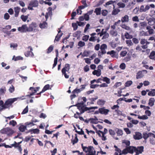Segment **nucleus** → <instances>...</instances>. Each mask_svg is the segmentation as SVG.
Returning a JSON list of instances; mask_svg holds the SVG:
<instances>
[{"label": "nucleus", "instance_id": "1", "mask_svg": "<svg viewBox=\"0 0 155 155\" xmlns=\"http://www.w3.org/2000/svg\"><path fill=\"white\" fill-rule=\"evenodd\" d=\"M24 99V98L22 99L21 97L9 99L5 101L4 105H2V107L1 108L2 110L9 108L10 106H11L15 101H17L18 99H21V100H23Z\"/></svg>", "mask_w": 155, "mask_h": 155}, {"label": "nucleus", "instance_id": "2", "mask_svg": "<svg viewBox=\"0 0 155 155\" xmlns=\"http://www.w3.org/2000/svg\"><path fill=\"white\" fill-rule=\"evenodd\" d=\"M84 103L83 102L77 104V106L78 109L80 110L81 114H82L85 111H87V110L93 109H96L98 108L97 107H91L88 108L84 106Z\"/></svg>", "mask_w": 155, "mask_h": 155}, {"label": "nucleus", "instance_id": "3", "mask_svg": "<svg viewBox=\"0 0 155 155\" xmlns=\"http://www.w3.org/2000/svg\"><path fill=\"white\" fill-rule=\"evenodd\" d=\"M0 133L2 134H6L8 136L11 135L14 133V131L9 127L2 129L0 131Z\"/></svg>", "mask_w": 155, "mask_h": 155}, {"label": "nucleus", "instance_id": "4", "mask_svg": "<svg viewBox=\"0 0 155 155\" xmlns=\"http://www.w3.org/2000/svg\"><path fill=\"white\" fill-rule=\"evenodd\" d=\"M83 148V151L86 153L88 152V153H87L90 155H92L94 153H96L95 151L92 146H90L87 147H84Z\"/></svg>", "mask_w": 155, "mask_h": 155}, {"label": "nucleus", "instance_id": "5", "mask_svg": "<svg viewBox=\"0 0 155 155\" xmlns=\"http://www.w3.org/2000/svg\"><path fill=\"white\" fill-rule=\"evenodd\" d=\"M38 1L32 0L30 2L29 4V6L28 7V9L29 10H33V7L38 6Z\"/></svg>", "mask_w": 155, "mask_h": 155}, {"label": "nucleus", "instance_id": "6", "mask_svg": "<svg viewBox=\"0 0 155 155\" xmlns=\"http://www.w3.org/2000/svg\"><path fill=\"white\" fill-rule=\"evenodd\" d=\"M140 43L143 45L141 46V48L143 49H146L148 48V45L150 43L147 41V40L142 38L141 40Z\"/></svg>", "mask_w": 155, "mask_h": 155}, {"label": "nucleus", "instance_id": "7", "mask_svg": "<svg viewBox=\"0 0 155 155\" xmlns=\"http://www.w3.org/2000/svg\"><path fill=\"white\" fill-rule=\"evenodd\" d=\"M18 30L21 32H29L28 27L26 25H23L21 27H19L18 29Z\"/></svg>", "mask_w": 155, "mask_h": 155}, {"label": "nucleus", "instance_id": "8", "mask_svg": "<svg viewBox=\"0 0 155 155\" xmlns=\"http://www.w3.org/2000/svg\"><path fill=\"white\" fill-rule=\"evenodd\" d=\"M37 27V24L35 22H32L31 24H30L29 27H28V31L29 32H31L33 31V30H35Z\"/></svg>", "mask_w": 155, "mask_h": 155}, {"label": "nucleus", "instance_id": "9", "mask_svg": "<svg viewBox=\"0 0 155 155\" xmlns=\"http://www.w3.org/2000/svg\"><path fill=\"white\" fill-rule=\"evenodd\" d=\"M150 9V6L148 5H146L144 6L143 5L140 6L139 11L140 12H147Z\"/></svg>", "mask_w": 155, "mask_h": 155}, {"label": "nucleus", "instance_id": "10", "mask_svg": "<svg viewBox=\"0 0 155 155\" xmlns=\"http://www.w3.org/2000/svg\"><path fill=\"white\" fill-rule=\"evenodd\" d=\"M143 146L138 147L137 148L135 147L134 152L136 153V155L142 153L143 151Z\"/></svg>", "mask_w": 155, "mask_h": 155}, {"label": "nucleus", "instance_id": "11", "mask_svg": "<svg viewBox=\"0 0 155 155\" xmlns=\"http://www.w3.org/2000/svg\"><path fill=\"white\" fill-rule=\"evenodd\" d=\"M28 48L30 49V51H28L25 53V56L27 57H32L34 55L32 51V48L30 46L28 47Z\"/></svg>", "mask_w": 155, "mask_h": 155}, {"label": "nucleus", "instance_id": "12", "mask_svg": "<svg viewBox=\"0 0 155 155\" xmlns=\"http://www.w3.org/2000/svg\"><path fill=\"white\" fill-rule=\"evenodd\" d=\"M99 112L102 114L107 115L110 110L108 109H106L104 107H103L99 109Z\"/></svg>", "mask_w": 155, "mask_h": 155}, {"label": "nucleus", "instance_id": "13", "mask_svg": "<svg viewBox=\"0 0 155 155\" xmlns=\"http://www.w3.org/2000/svg\"><path fill=\"white\" fill-rule=\"evenodd\" d=\"M151 137L155 138V134L151 133H149L148 134L147 133L143 134V137L145 140L147 139L149 137Z\"/></svg>", "mask_w": 155, "mask_h": 155}, {"label": "nucleus", "instance_id": "14", "mask_svg": "<svg viewBox=\"0 0 155 155\" xmlns=\"http://www.w3.org/2000/svg\"><path fill=\"white\" fill-rule=\"evenodd\" d=\"M134 138L135 140H140L142 138L141 133L139 132H136L133 135Z\"/></svg>", "mask_w": 155, "mask_h": 155}, {"label": "nucleus", "instance_id": "15", "mask_svg": "<svg viewBox=\"0 0 155 155\" xmlns=\"http://www.w3.org/2000/svg\"><path fill=\"white\" fill-rule=\"evenodd\" d=\"M147 24L146 22L143 21L140 22L138 25V27L140 30L143 29L147 26Z\"/></svg>", "mask_w": 155, "mask_h": 155}, {"label": "nucleus", "instance_id": "16", "mask_svg": "<svg viewBox=\"0 0 155 155\" xmlns=\"http://www.w3.org/2000/svg\"><path fill=\"white\" fill-rule=\"evenodd\" d=\"M70 65L69 64H65L64 67V68L62 70V73H64V72L69 71L70 68Z\"/></svg>", "mask_w": 155, "mask_h": 155}, {"label": "nucleus", "instance_id": "17", "mask_svg": "<svg viewBox=\"0 0 155 155\" xmlns=\"http://www.w3.org/2000/svg\"><path fill=\"white\" fill-rule=\"evenodd\" d=\"M129 21V17L127 15H125L124 16L122 17L121 18V21L122 23L128 22Z\"/></svg>", "mask_w": 155, "mask_h": 155}, {"label": "nucleus", "instance_id": "18", "mask_svg": "<svg viewBox=\"0 0 155 155\" xmlns=\"http://www.w3.org/2000/svg\"><path fill=\"white\" fill-rule=\"evenodd\" d=\"M107 54H110L112 58H118V56L116 54V52L114 50H112L110 51H108L107 53Z\"/></svg>", "mask_w": 155, "mask_h": 155}, {"label": "nucleus", "instance_id": "19", "mask_svg": "<svg viewBox=\"0 0 155 155\" xmlns=\"http://www.w3.org/2000/svg\"><path fill=\"white\" fill-rule=\"evenodd\" d=\"M36 88V89L33 87H30L29 88L30 90L32 91H34V92L30 94V95H28L29 97H31V96L33 95L37 91H38L39 89V87H37Z\"/></svg>", "mask_w": 155, "mask_h": 155}, {"label": "nucleus", "instance_id": "20", "mask_svg": "<svg viewBox=\"0 0 155 155\" xmlns=\"http://www.w3.org/2000/svg\"><path fill=\"white\" fill-rule=\"evenodd\" d=\"M92 74L98 77L101 74V70L100 69H98L97 70H95L92 72Z\"/></svg>", "mask_w": 155, "mask_h": 155}, {"label": "nucleus", "instance_id": "21", "mask_svg": "<svg viewBox=\"0 0 155 155\" xmlns=\"http://www.w3.org/2000/svg\"><path fill=\"white\" fill-rule=\"evenodd\" d=\"M20 8L19 7H17L14 8L15 12V17H17L19 15Z\"/></svg>", "mask_w": 155, "mask_h": 155}, {"label": "nucleus", "instance_id": "22", "mask_svg": "<svg viewBox=\"0 0 155 155\" xmlns=\"http://www.w3.org/2000/svg\"><path fill=\"white\" fill-rule=\"evenodd\" d=\"M121 28L125 30H127L128 31H131V28L129 26H127L125 24H123L121 25Z\"/></svg>", "mask_w": 155, "mask_h": 155}, {"label": "nucleus", "instance_id": "23", "mask_svg": "<svg viewBox=\"0 0 155 155\" xmlns=\"http://www.w3.org/2000/svg\"><path fill=\"white\" fill-rule=\"evenodd\" d=\"M127 148L129 153H134V152L135 147L130 146L129 147H127Z\"/></svg>", "mask_w": 155, "mask_h": 155}, {"label": "nucleus", "instance_id": "24", "mask_svg": "<svg viewBox=\"0 0 155 155\" xmlns=\"http://www.w3.org/2000/svg\"><path fill=\"white\" fill-rule=\"evenodd\" d=\"M26 127L27 126L25 125H21L19 127L18 129L21 132H23L26 130Z\"/></svg>", "mask_w": 155, "mask_h": 155}, {"label": "nucleus", "instance_id": "25", "mask_svg": "<svg viewBox=\"0 0 155 155\" xmlns=\"http://www.w3.org/2000/svg\"><path fill=\"white\" fill-rule=\"evenodd\" d=\"M98 119L96 117H95V118H90L89 120H90L91 122L93 124H97L98 123Z\"/></svg>", "mask_w": 155, "mask_h": 155}, {"label": "nucleus", "instance_id": "26", "mask_svg": "<svg viewBox=\"0 0 155 155\" xmlns=\"http://www.w3.org/2000/svg\"><path fill=\"white\" fill-rule=\"evenodd\" d=\"M6 91V89L5 87H3L0 89V95H3Z\"/></svg>", "mask_w": 155, "mask_h": 155}, {"label": "nucleus", "instance_id": "27", "mask_svg": "<svg viewBox=\"0 0 155 155\" xmlns=\"http://www.w3.org/2000/svg\"><path fill=\"white\" fill-rule=\"evenodd\" d=\"M154 101L155 100L153 98H150L149 101V105L151 107L153 106L154 105Z\"/></svg>", "mask_w": 155, "mask_h": 155}, {"label": "nucleus", "instance_id": "28", "mask_svg": "<svg viewBox=\"0 0 155 155\" xmlns=\"http://www.w3.org/2000/svg\"><path fill=\"white\" fill-rule=\"evenodd\" d=\"M115 130L117 134V136H120L123 135V131L119 129L116 128L115 129Z\"/></svg>", "mask_w": 155, "mask_h": 155}, {"label": "nucleus", "instance_id": "29", "mask_svg": "<svg viewBox=\"0 0 155 155\" xmlns=\"http://www.w3.org/2000/svg\"><path fill=\"white\" fill-rule=\"evenodd\" d=\"M105 103V101L103 99H99L97 101V104L101 106H103Z\"/></svg>", "mask_w": 155, "mask_h": 155}, {"label": "nucleus", "instance_id": "30", "mask_svg": "<svg viewBox=\"0 0 155 155\" xmlns=\"http://www.w3.org/2000/svg\"><path fill=\"white\" fill-rule=\"evenodd\" d=\"M50 87V85L48 84L45 85L43 87L42 91L39 93V94L44 92L45 91L48 89Z\"/></svg>", "mask_w": 155, "mask_h": 155}, {"label": "nucleus", "instance_id": "31", "mask_svg": "<svg viewBox=\"0 0 155 155\" xmlns=\"http://www.w3.org/2000/svg\"><path fill=\"white\" fill-rule=\"evenodd\" d=\"M149 57L151 59L155 60V51H152L150 53Z\"/></svg>", "mask_w": 155, "mask_h": 155}, {"label": "nucleus", "instance_id": "32", "mask_svg": "<svg viewBox=\"0 0 155 155\" xmlns=\"http://www.w3.org/2000/svg\"><path fill=\"white\" fill-rule=\"evenodd\" d=\"M25 125L27 127H29L35 125V124L33 123L32 120L30 122H27L25 124Z\"/></svg>", "mask_w": 155, "mask_h": 155}, {"label": "nucleus", "instance_id": "33", "mask_svg": "<svg viewBox=\"0 0 155 155\" xmlns=\"http://www.w3.org/2000/svg\"><path fill=\"white\" fill-rule=\"evenodd\" d=\"M47 23L45 22H43L42 23H41L39 25V27L41 28H44L47 26Z\"/></svg>", "mask_w": 155, "mask_h": 155}, {"label": "nucleus", "instance_id": "34", "mask_svg": "<svg viewBox=\"0 0 155 155\" xmlns=\"http://www.w3.org/2000/svg\"><path fill=\"white\" fill-rule=\"evenodd\" d=\"M102 81L104 82H106L107 84L110 83V79L107 77H104L102 78Z\"/></svg>", "mask_w": 155, "mask_h": 155}, {"label": "nucleus", "instance_id": "35", "mask_svg": "<svg viewBox=\"0 0 155 155\" xmlns=\"http://www.w3.org/2000/svg\"><path fill=\"white\" fill-rule=\"evenodd\" d=\"M155 89H153L151 90V91H150L148 93V95L149 96H154L155 95Z\"/></svg>", "mask_w": 155, "mask_h": 155}, {"label": "nucleus", "instance_id": "36", "mask_svg": "<svg viewBox=\"0 0 155 155\" xmlns=\"http://www.w3.org/2000/svg\"><path fill=\"white\" fill-rule=\"evenodd\" d=\"M120 11V10L118 8L114 9L112 12V14L113 15H117Z\"/></svg>", "mask_w": 155, "mask_h": 155}, {"label": "nucleus", "instance_id": "37", "mask_svg": "<svg viewBox=\"0 0 155 155\" xmlns=\"http://www.w3.org/2000/svg\"><path fill=\"white\" fill-rule=\"evenodd\" d=\"M23 58L20 56H17L15 57V56H13L12 59L14 60L15 61H17L19 60H23Z\"/></svg>", "mask_w": 155, "mask_h": 155}, {"label": "nucleus", "instance_id": "38", "mask_svg": "<svg viewBox=\"0 0 155 155\" xmlns=\"http://www.w3.org/2000/svg\"><path fill=\"white\" fill-rule=\"evenodd\" d=\"M29 132H31V134H32L33 133L35 134L39 132V129H31L29 130Z\"/></svg>", "mask_w": 155, "mask_h": 155}, {"label": "nucleus", "instance_id": "39", "mask_svg": "<svg viewBox=\"0 0 155 155\" xmlns=\"http://www.w3.org/2000/svg\"><path fill=\"white\" fill-rule=\"evenodd\" d=\"M124 36L127 39H131L133 38L132 35H130L128 32H126L125 33Z\"/></svg>", "mask_w": 155, "mask_h": 155}, {"label": "nucleus", "instance_id": "40", "mask_svg": "<svg viewBox=\"0 0 155 155\" xmlns=\"http://www.w3.org/2000/svg\"><path fill=\"white\" fill-rule=\"evenodd\" d=\"M101 8H97L95 9L94 12L97 15H99L101 14Z\"/></svg>", "mask_w": 155, "mask_h": 155}, {"label": "nucleus", "instance_id": "41", "mask_svg": "<svg viewBox=\"0 0 155 155\" xmlns=\"http://www.w3.org/2000/svg\"><path fill=\"white\" fill-rule=\"evenodd\" d=\"M140 36H148V34L147 32H145L143 31H141L140 32Z\"/></svg>", "mask_w": 155, "mask_h": 155}, {"label": "nucleus", "instance_id": "42", "mask_svg": "<svg viewBox=\"0 0 155 155\" xmlns=\"http://www.w3.org/2000/svg\"><path fill=\"white\" fill-rule=\"evenodd\" d=\"M62 34V33L61 34H58L55 37L54 41H58L59 40L60 38L61 37Z\"/></svg>", "mask_w": 155, "mask_h": 155}, {"label": "nucleus", "instance_id": "43", "mask_svg": "<svg viewBox=\"0 0 155 155\" xmlns=\"http://www.w3.org/2000/svg\"><path fill=\"white\" fill-rule=\"evenodd\" d=\"M126 42L128 46L130 47L133 45L131 40H127Z\"/></svg>", "mask_w": 155, "mask_h": 155}, {"label": "nucleus", "instance_id": "44", "mask_svg": "<svg viewBox=\"0 0 155 155\" xmlns=\"http://www.w3.org/2000/svg\"><path fill=\"white\" fill-rule=\"evenodd\" d=\"M90 52L89 51H84L82 55V57H87L89 54Z\"/></svg>", "mask_w": 155, "mask_h": 155}, {"label": "nucleus", "instance_id": "45", "mask_svg": "<svg viewBox=\"0 0 155 155\" xmlns=\"http://www.w3.org/2000/svg\"><path fill=\"white\" fill-rule=\"evenodd\" d=\"M143 77L142 73L141 71H139L137 74L136 78L137 79Z\"/></svg>", "mask_w": 155, "mask_h": 155}, {"label": "nucleus", "instance_id": "46", "mask_svg": "<svg viewBox=\"0 0 155 155\" xmlns=\"http://www.w3.org/2000/svg\"><path fill=\"white\" fill-rule=\"evenodd\" d=\"M10 125H12L13 127L15 126L17 124L16 121L15 120H12L10 121L9 123Z\"/></svg>", "mask_w": 155, "mask_h": 155}, {"label": "nucleus", "instance_id": "47", "mask_svg": "<svg viewBox=\"0 0 155 155\" xmlns=\"http://www.w3.org/2000/svg\"><path fill=\"white\" fill-rule=\"evenodd\" d=\"M138 118L139 119L143 120L147 119L148 118V117L146 115H144L141 116H138Z\"/></svg>", "mask_w": 155, "mask_h": 155}, {"label": "nucleus", "instance_id": "48", "mask_svg": "<svg viewBox=\"0 0 155 155\" xmlns=\"http://www.w3.org/2000/svg\"><path fill=\"white\" fill-rule=\"evenodd\" d=\"M117 5L120 8H123L125 6V5L124 4L121 2L118 3Z\"/></svg>", "mask_w": 155, "mask_h": 155}, {"label": "nucleus", "instance_id": "49", "mask_svg": "<svg viewBox=\"0 0 155 155\" xmlns=\"http://www.w3.org/2000/svg\"><path fill=\"white\" fill-rule=\"evenodd\" d=\"M21 18L23 21L25 22L26 21V20L28 19V17L27 16H25L22 15H21Z\"/></svg>", "mask_w": 155, "mask_h": 155}, {"label": "nucleus", "instance_id": "50", "mask_svg": "<svg viewBox=\"0 0 155 155\" xmlns=\"http://www.w3.org/2000/svg\"><path fill=\"white\" fill-rule=\"evenodd\" d=\"M89 37V35H85L82 37V40L85 41H87L88 40Z\"/></svg>", "mask_w": 155, "mask_h": 155}, {"label": "nucleus", "instance_id": "51", "mask_svg": "<svg viewBox=\"0 0 155 155\" xmlns=\"http://www.w3.org/2000/svg\"><path fill=\"white\" fill-rule=\"evenodd\" d=\"M75 137L74 140H72V143L73 145H74L75 143H76L78 141V139L77 137V134H75Z\"/></svg>", "mask_w": 155, "mask_h": 155}, {"label": "nucleus", "instance_id": "52", "mask_svg": "<svg viewBox=\"0 0 155 155\" xmlns=\"http://www.w3.org/2000/svg\"><path fill=\"white\" fill-rule=\"evenodd\" d=\"M78 46L81 47L85 45V43L84 42L82 41H80L78 42Z\"/></svg>", "mask_w": 155, "mask_h": 155}, {"label": "nucleus", "instance_id": "53", "mask_svg": "<svg viewBox=\"0 0 155 155\" xmlns=\"http://www.w3.org/2000/svg\"><path fill=\"white\" fill-rule=\"evenodd\" d=\"M132 20L133 21L138 22L139 21V19L138 17L137 16H135L133 17L132 18Z\"/></svg>", "mask_w": 155, "mask_h": 155}, {"label": "nucleus", "instance_id": "54", "mask_svg": "<svg viewBox=\"0 0 155 155\" xmlns=\"http://www.w3.org/2000/svg\"><path fill=\"white\" fill-rule=\"evenodd\" d=\"M132 84V81H129L127 82L125 84V85L126 87H129Z\"/></svg>", "mask_w": 155, "mask_h": 155}, {"label": "nucleus", "instance_id": "55", "mask_svg": "<svg viewBox=\"0 0 155 155\" xmlns=\"http://www.w3.org/2000/svg\"><path fill=\"white\" fill-rule=\"evenodd\" d=\"M28 112V107L27 106L23 110L21 113V114H23L27 113Z\"/></svg>", "mask_w": 155, "mask_h": 155}, {"label": "nucleus", "instance_id": "56", "mask_svg": "<svg viewBox=\"0 0 155 155\" xmlns=\"http://www.w3.org/2000/svg\"><path fill=\"white\" fill-rule=\"evenodd\" d=\"M8 90L10 93H12L15 91V87L13 85H12L10 87Z\"/></svg>", "mask_w": 155, "mask_h": 155}, {"label": "nucleus", "instance_id": "57", "mask_svg": "<svg viewBox=\"0 0 155 155\" xmlns=\"http://www.w3.org/2000/svg\"><path fill=\"white\" fill-rule=\"evenodd\" d=\"M148 23L149 25H152L154 24L155 21L153 19H150Z\"/></svg>", "mask_w": 155, "mask_h": 155}, {"label": "nucleus", "instance_id": "58", "mask_svg": "<svg viewBox=\"0 0 155 155\" xmlns=\"http://www.w3.org/2000/svg\"><path fill=\"white\" fill-rule=\"evenodd\" d=\"M53 47L52 45L50 46L48 49L47 51V53H50L53 50Z\"/></svg>", "mask_w": 155, "mask_h": 155}, {"label": "nucleus", "instance_id": "59", "mask_svg": "<svg viewBox=\"0 0 155 155\" xmlns=\"http://www.w3.org/2000/svg\"><path fill=\"white\" fill-rule=\"evenodd\" d=\"M10 18V15L7 13H5L4 15V18L5 20H8Z\"/></svg>", "mask_w": 155, "mask_h": 155}, {"label": "nucleus", "instance_id": "60", "mask_svg": "<svg viewBox=\"0 0 155 155\" xmlns=\"http://www.w3.org/2000/svg\"><path fill=\"white\" fill-rule=\"evenodd\" d=\"M126 67V65L124 63H122L120 65V68L124 70Z\"/></svg>", "mask_w": 155, "mask_h": 155}, {"label": "nucleus", "instance_id": "61", "mask_svg": "<svg viewBox=\"0 0 155 155\" xmlns=\"http://www.w3.org/2000/svg\"><path fill=\"white\" fill-rule=\"evenodd\" d=\"M81 91L80 89L76 88L72 91V93L74 94L78 93L80 92Z\"/></svg>", "mask_w": 155, "mask_h": 155}, {"label": "nucleus", "instance_id": "62", "mask_svg": "<svg viewBox=\"0 0 155 155\" xmlns=\"http://www.w3.org/2000/svg\"><path fill=\"white\" fill-rule=\"evenodd\" d=\"M109 132L110 134L112 136L114 135L115 134V132L112 129H109Z\"/></svg>", "mask_w": 155, "mask_h": 155}, {"label": "nucleus", "instance_id": "63", "mask_svg": "<svg viewBox=\"0 0 155 155\" xmlns=\"http://www.w3.org/2000/svg\"><path fill=\"white\" fill-rule=\"evenodd\" d=\"M107 45L105 44H103L101 45L100 49H106L107 48Z\"/></svg>", "mask_w": 155, "mask_h": 155}, {"label": "nucleus", "instance_id": "64", "mask_svg": "<svg viewBox=\"0 0 155 155\" xmlns=\"http://www.w3.org/2000/svg\"><path fill=\"white\" fill-rule=\"evenodd\" d=\"M127 52L126 51H122L120 53V55H121V56L123 57L126 56V55L127 54Z\"/></svg>", "mask_w": 155, "mask_h": 155}]
</instances>
